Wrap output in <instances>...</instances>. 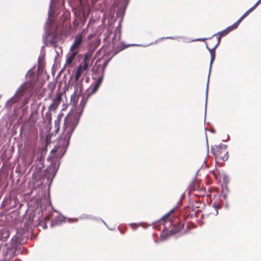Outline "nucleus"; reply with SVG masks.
<instances>
[{
    "mask_svg": "<svg viewBox=\"0 0 261 261\" xmlns=\"http://www.w3.org/2000/svg\"><path fill=\"white\" fill-rule=\"evenodd\" d=\"M220 42V37H217L216 34L212 37L208 39V41L206 43V48L209 51L215 50Z\"/></svg>",
    "mask_w": 261,
    "mask_h": 261,
    "instance_id": "6",
    "label": "nucleus"
},
{
    "mask_svg": "<svg viewBox=\"0 0 261 261\" xmlns=\"http://www.w3.org/2000/svg\"><path fill=\"white\" fill-rule=\"evenodd\" d=\"M211 152L218 161H226L228 159L227 146L224 144L212 146Z\"/></svg>",
    "mask_w": 261,
    "mask_h": 261,
    "instance_id": "4",
    "label": "nucleus"
},
{
    "mask_svg": "<svg viewBox=\"0 0 261 261\" xmlns=\"http://www.w3.org/2000/svg\"><path fill=\"white\" fill-rule=\"evenodd\" d=\"M210 52L211 53V65L215 58V50H211V51H210Z\"/></svg>",
    "mask_w": 261,
    "mask_h": 261,
    "instance_id": "24",
    "label": "nucleus"
},
{
    "mask_svg": "<svg viewBox=\"0 0 261 261\" xmlns=\"http://www.w3.org/2000/svg\"><path fill=\"white\" fill-rule=\"evenodd\" d=\"M42 168V167L37 168L32 174V180L35 184L40 181L42 178V175L41 171Z\"/></svg>",
    "mask_w": 261,
    "mask_h": 261,
    "instance_id": "8",
    "label": "nucleus"
},
{
    "mask_svg": "<svg viewBox=\"0 0 261 261\" xmlns=\"http://www.w3.org/2000/svg\"><path fill=\"white\" fill-rule=\"evenodd\" d=\"M77 51H73L71 54L68 55L67 58L66 64L67 65H70L72 64L73 60H74L75 56L77 54Z\"/></svg>",
    "mask_w": 261,
    "mask_h": 261,
    "instance_id": "11",
    "label": "nucleus"
},
{
    "mask_svg": "<svg viewBox=\"0 0 261 261\" xmlns=\"http://www.w3.org/2000/svg\"><path fill=\"white\" fill-rule=\"evenodd\" d=\"M128 46V45H126L124 44H119V45H118L116 47V51L115 52V53L114 54V56L116 55V54H117L119 52L123 50V49L126 48Z\"/></svg>",
    "mask_w": 261,
    "mask_h": 261,
    "instance_id": "16",
    "label": "nucleus"
},
{
    "mask_svg": "<svg viewBox=\"0 0 261 261\" xmlns=\"http://www.w3.org/2000/svg\"><path fill=\"white\" fill-rule=\"evenodd\" d=\"M64 114L63 113H60L57 117L56 120H55L54 124L56 128V132H58L60 129V122L61 119L63 117Z\"/></svg>",
    "mask_w": 261,
    "mask_h": 261,
    "instance_id": "10",
    "label": "nucleus"
},
{
    "mask_svg": "<svg viewBox=\"0 0 261 261\" xmlns=\"http://www.w3.org/2000/svg\"><path fill=\"white\" fill-rule=\"evenodd\" d=\"M87 16H88V14L86 15L85 12L84 11H83V16H82V17H80V21L81 23H82L83 24H85L86 19H87Z\"/></svg>",
    "mask_w": 261,
    "mask_h": 261,
    "instance_id": "22",
    "label": "nucleus"
},
{
    "mask_svg": "<svg viewBox=\"0 0 261 261\" xmlns=\"http://www.w3.org/2000/svg\"><path fill=\"white\" fill-rule=\"evenodd\" d=\"M184 227V224L181 223V222H178L176 226L174 227L173 229L170 230V232L172 233H176L179 232H180V231L182 230V229Z\"/></svg>",
    "mask_w": 261,
    "mask_h": 261,
    "instance_id": "12",
    "label": "nucleus"
},
{
    "mask_svg": "<svg viewBox=\"0 0 261 261\" xmlns=\"http://www.w3.org/2000/svg\"><path fill=\"white\" fill-rule=\"evenodd\" d=\"M229 33L227 31V30L226 29L224 30L223 31L219 32L218 34H216L217 37H220V39H221V37L223 36H224L228 34Z\"/></svg>",
    "mask_w": 261,
    "mask_h": 261,
    "instance_id": "20",
    "label": "nucleus"
},
{
    "mask_svg": "<svg viewBox=\"0 0 261 261\" xmlns=\"http://www.w3.org/2000/svg\"><path fill=\"white\" fill-rule=\"evenodd\" d=\"M255 7L253 6L247 10L238 20L240 23L244 18L247 17L252 11L255 9Z\"/></svg>",
    "mask_w": 261,
    "mask_h": 261,
    "instance_id": "14",
    "label": "nucleus"
},
{
    "mask_svg": "<svg viewBox=\"0 0 261 261\" xmlns=\"http://www.w3.org/2000/svg\"><path fill=\"white\" fill-rule=\"evenodd\" d=\"M240 23L238 20L235 23H234L232 25L227 27L226 28V29L227 30V31L228 32V33H229L231 31H233V30H235L236 29H237Z\"/></svg>",
    "mask_w": 261,
    "mask_h": 261,
    "instance_id": "18",
    "label": "nucleus"
},
{
    "mask_svg": "<svg viewBox=\"0 0 261 261\" xmlns=\"http://www.w3.org/2000/svg\"><path fill=\"white\" fill-rule=\"evenodd\" d=\"M52 103L54 104V105H56V106H57V107H58L59 105H60V103L59 102H58L57 101H56L54 99L53 100V103Z\"/></svg>",
    "mask_w": 261,
    "mask_h": 261,
    "instance_id": "26",
    "label": "nucleus"
},
{
    "mask_svg": "<svg viewBox=\"0 0 261 261\" xmlns=\"http://www.w3.org/2000/svg\"><path fill=\"white\" fill-rule=\"evenodd\" d=\"M2 236V239L6 241L10 236V231L7 229H3L0 231Z\"/></svg>",
    "mask_w": 261,
    "mask_h": 261,
    "instance_id": "13",
    "label": "nucleus"
},
{
    "mask_svg": "<svg viewBox=\"0 0 261 261\" xmlns=\"http://www.w3.org/2000/svg\"><path fill=\"white\" fill-rule=\"evenodd\" d=\"M255 7L253 6L247 10L238 20L240 23L244 18L247 17L252 11L255 9Z\"/></svg>",
    "mask_w": 261,
    "mask_h": 261,
    "instance_id": "15",
    "label": "nucleus"
},
{
    "mask_svg": "<svg viewBox=\"0 0 261 261\" xmlns=\"http://www.w3.org/2000/svg\"><path fill=\"white\" fill-rule=\"evenodd\" d=\"M45 219H49V218L47 217H46V218H45Z\"/></svg>",
    "mask_w": 261,
    "mask_h": 261,
    "instance_id": "33",
    "label": "nucleus"
},
{
    "mask_svg": "<svg viewBox=\"0 0 261 261\" xmlns=\"http://www.w3.org/2000/svg\"><path fill=\"white\" fill-rule=\"evenodd\" d=\"M57 42V41L55 40V38L53 37V39L50 40V43L52 44H54V43H56Z\"/></svg>",
    "mask_w": 261,
    "mask_h": 261,
    "instance_id": "28",
    "label": "nucleus"
},
{
    "mask_svg": "<svg viewBox=\"0 0 261 261\" xmlns=\"http://www.w3.org/2000/svg\"><path fill=\"white\" fill-rule=\"evenodd\" d=\"M260 4H261V0H258L253 6L255 7V8H256Z\"/></svg>",
    "mask_w": 261,
    "mask_h": 261,
    "instance_id": "25",
    "label": "nucleus"
},
{
    "mask_svg": "<svg viewBox=\"0 0 261 261\" xmlns=\"http://www.w3.org/2000/svg\"><path fill=\"white\" fill-rule=\"evenodd\" d=\"M102 80H103L102 76H100L98 78V79L97 80L96 82L94 83V86L92 87L91 91L88 94V96H87L88 98L89 96H90L92 94H93L97 92V91L98 90V88H99L100 85L101 84Z\"/></svg>",
    "mask_w": 261,
    "mask_h": 261,
    "instance_id": "9",
    "label": "nucleus"
},
{
    "mask_svg": "<svg viewBox=\"0 0 261 261\" xmlns=\"http://www.w3.org/2000/svg\"><path fill=\"white\" fill-rule=\"evenodd\" d=\"M84 30L80 34L76 35L75 37L73 43L70 48V50L73 51L76 49H78L83 41V38L84 35H83Z\"/></svg>",
    "mask_w": 261,
    "mask_h": 261,
    "instance_id": "7",
    "label": "nucleus"
},
{
    "mask_svg": "<svg viewBox=\"0 0 261 261\" xmlns=\"http://www.w3.org/2000/svg\"><path fill=\"white\" fill-rule=\"evenodd\" d=\"M44 109H45V106H43L42 107V110H44Z\"/></svg>",
    "mask_w": 261,
    "mask_h": 261,
    "instance_id": "31",
    "label": "nucleus"
},
{
    "mask_svg": "<svg viewBox=\"0 0 261 261\" xmlns=\"http://www.w3.org/2000/svg\"><path fill=\"white\" fill-rule=\"evenodd\" d=\"M91 54H86L81 63L77 67L74 75V81H79L82 74L89 67V62L91 60Z\"/></svg>",
    "mask_w": 261,
    "mask_h": 261,
    "instance_id": "5",
    "label": "nucleus"
},
{
    "mask_svg": "<svg viewBox=\"0 0 261 261\" xmlns=\"http://www.w3.org/2000/svg\"><path fill=\"white\" fill-rule=\"evenodd\" d=\"M38 76L37 74L33 73L32 74V79L28 80L26 83H24L17 91L15 95L9 100V102L12 103L17 102L24 95L25 90H33L36 83H37Z\"/></svg>",
    "mask_w": 261,
    "mask_h": 261,
    "instance_id": "3",
    "label": "nucleus"
},
{
    "mask_svg": "<svg viewBox=\"0 0 261 261\" xmlns=\"http://www.w3.org/2000/svg\"><path fill=\"white\" fill-rule=\"evenodd\" d=\"M45 120L47 122L48 124H51V120H52V114L51 112L49 111H48L45 116Z\"/></svg>",
    "mask_w": 261,
    "mask_h": 261,
    "instance_id": "17",
    "label": "nucleus"
},
{
    "mask_svg": "<svg viewBox=\"0 0 261 261\" xmlns=\"http://www.w3.org/2000/svg\"><path fill=\"white\" fill-rule=\"evenodd\" d=\"M14 261H21V260L17 258V259H15Z\"/></svg>",
    "mask_w": 261,
    "mask_h": 261,
    "instance_id": "30",
    "label": "nucleus"
},
{
    "mask_svg": "<svg viewBox=\"0 0 261 261\" xmlns=\"http://www.w3.org/2000/svg\"><path fill=\"white\" fill-rule=\"evenodd\" d=\"M168 216H169V214H167L166 216H165V217H168Z\"/></svg>",
    "mask_w": 261,
    "mask_h": 261,
    "instance_id": "32",
    "label": "nucleus"
},
{
    "mask_svg": "<svg viewBox=\"0 0 261 261\" xmlns=\"http://www.w3.org/2000/svg\"><path fill=\"white\" fill-rule=\"evenodd\" d=\"M62 94L61 92H59L57 94L56 97L53 99L56 101H57L59 103H60L61 99H62Z\"/></svg>",
    "mask_w": 261,
    "mask_h": 261,
    "instance_id": "21",
    "label": "nucleus"
},
{
    "mask_svg": "<svg viewBox=\"0 0 261 261\" xmlns=\"http://www.w3.org/2000/svg\"><path fill=\"white\" fill-rule=\"evenodd\" d=\"M58 107L56 106V105H54V104L51 103L48 107V111H49L50 112H51V111H53L55 112L57 109Z\"/></svg>",
    "mask_w": 261,
    "mask_h": 261,
    "instance_id": "23",
    "label": "nucleus"
},
{
    "mask_svg": "<svg viewBox=\"0 0 261 261\" xmlns=\"http://www.w3.org/2000/svg\"><path fill=\"white\" fill-rule=\"evenodd\" d=\"M74 27H77L79 25V22H77L75 20L73 22Z\"/></svg>",
    "mask_w": 261,
    "mask_h": 261,
    "instance_id": "27",
    "label": "nucleus"
},
{
    "mask_svg": "<svg viewBox=\"0 0 261 261\" xmlns=\"http://www.w3.org/2000/svg\"><path fill=\"white\" fill-rule=\"evenodd\" d=\"M63 221V218L62 216H60V215H58L57 216V218H56L55 219V223H54V225H58V224H60L61 222ZM51 226H54V224L52 223L51 224Z\"/></svg>",
    "mask_w": 261,
    "mask_h": 261,
    "instance_id": "19",
    "label": "nucleus"
},
{
    "mask_svg": "<svg viewBox=\"0 0 261 261\" xmlns=\"http://www.w3.org/2000/svg\"><path fill=\"white\" fill-rule=\"evenodd\" d=\"M207 39L206 38H203V39H197L196 40L197 41H205V40H206Z\"/></svg>",
    "mask_w": 261,
    "mask_h": 261,
    "instance_id": "29",
    "label": "nucleus"
},
{
    "mask_svg": "<svg viewBox=\"0 0 261 261\" xmlns=\"http://www.w3.org/2000/svg\"><path fill=\"white\" fill-rule=\"evenodd\" d=\"M22 140L25 147L32 145L38 138V130L35 125L25 123L20 129Z\"/></svg>",
    "mask_w": 261,
    "mask_h": 261,
    "instance_id": "2",
    "label": "nucleus"
},
{
    "mask_svg": "<svg viewBox=\"0 0 261 261\" xmlns=\"http://www.w3.org/2000/svg\"><path fill=\"white\" fill-rule=\"evenodd\" d=\"M79 116L76 113H69L64 118L63 133L60 137L59 143L61 145L67 146L72 133L76 126Z\"/></svg>",
    "mask_w": 261,
    "mask_h": 261,
    "instance_id": "1",
    "label": "nucleus"
}]
</instances>
